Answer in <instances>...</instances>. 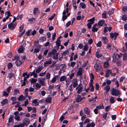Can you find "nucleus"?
Segmentation results:
<instances>
[{
    "label": "nucleus",
    "mask_w": 127,
    "mask_h": 127,
    "mask_svg": "<svg viewBox=\"0 0 127 127\" xmlns=\"http://www.w3.org/2000/svg\"><path fill=\"white\" fill-rule=\"evenodd\" d=\"M111 92L112 95L115 96H118L120 94V92L119 90L115 89L114 88L111 89Z\"/></svg>",
    "instance_id": "nucleus-1"
},
{
    "label": "nucleus",
    "mask_w": 127,
    "mask_h": 127,
    "mask_svg": "<svg viewBox=\"0 0 127 127\" xmlns=\"http://www.w3.org/2000/svg\"><path fill=\"white\" fill-rule=\"evenodd\" d=\"M100 61L99 60H97L96 63L94 65V68L96 71L99 72L100 70Z\"/></svg>",
    "instance_id": "nucleus-2"
},
{
    "label": "nucleus",
    "mask_w": 127,
    "mask_h": 127,
    "mask_svg": "<svg viewBox=\"0 0 127 127\" xmlns=\"http://www.w3.org/2000/svg\"><path fill=\"white\" fill-rule=\"evenodd\" d=\"M113 61L114 63H116L117 60H118L121 57L120 55L117 53H114L113 55Z\"/></svg>",
    "instance_id": "nucleus-3"
},
{
    "label": "nucleus",
    "mask_w": 127,
    "mask_h": 127,
    "mask_svg": "<svg viewBox=\"0 0 127 127\" xmlns=\"http://www.w3.org/2000/svg\"><path fill=\"white\" fill-rule=\"evenodd\" d=\"M110 37L112 39L115 40L117 38V36L119 35V34L116 32L114 33L111 32L110 33Z\"/></svg>",
    "instance_id": "nucleus-4"
},
{
    "label": "nucleus",
    "mask_w": 127,
    "mask_h": 127,
    "mask_svg": "<svg viewBox=\"0 0 127 127\" xmlns=\"http://www.w3.org/2000/svg\"><path fill=\"white\" fill-rule=\"evenodd\" d=\"M74 75V73H72L70 75L69 77L66 80V84L68 85L69 84V82L71 81V79H72Z\"/></svg>",
    "instance_id": "nucleus-5"
},
{
    "label": "nucleus",
    "mask_w": 127,
    "mask_h": 127,
    "mask_svg": "<svg viewBox=\"0 0 127 127\" xmlns=\"http://www.w3.org/2000/svg\"><path fill=\"white\" fill-rule=\"evenodd\" d=\"M45 79L44 77L42 78L38 81V82L42 86H45L46 85Z\"/></svg>",
    "instance_id": "nucleus-6"
},
{
    "label": "nucleus",
    "mask_w": 127,
    "mask_h": 127,
    "mask_svg": "<svg viewBox=\"0 0 127 127\" xmlns=\"http://www.w3.org/2000/svg\"><path fill=\"white\" fill-rule=\"evenodd\" d=\"M19 112L18 111H16L14 113V114L15 115L14 119L17 121L21 120L20 116L19 115Z\"/></svg>",
    "instance_id": "nucleus-7"
},
{
    "label": "nucleus",
    "mask_w": 127,
    "mask_h": 127,
    "mask_svg": "<svg viewBox=\"0 0 127 127\" xmlns=\"http://www.w3.org/2000/svg\"><path fill=\"white\" fill-rule=\"evenodd\" d=\"M85 98V97L83 96H82L80 95H78L77 97L76 98V100L77 102H79L81 101L82 100Z\"/></svg>",
    "instance_id": "nucleus-8"
},
{
    "label": "nucleus",
    "mask_w": 127,
    "mask_h": 127,
    "mask_svg": "<svg viewBox=\"0 0 127 127\" xmlns=\"http://www.w3.org/2000/svg\"><path fill=\"white\" fill-rule=\"evenodd\" d=\"M16 26V24L15 23H11L8 25V27L10 29L12 30L15 28Z\"/></svg>",
    "instance_id": "nucleus-9"
},
{
    "label": "nucleus",
    "mask_w": 127,
    "mask_h": 127,
    "mask_svg": "<svg viewBox=\"0 0 127 127\" xmlns=\"http://www.w3.org/2000/svg\"><path fill=\"white\" fill-rule=\"evenodd\" d=\"M73 86L74 88H75L78 85V82L76 78L73 79L72 81Z\"/></svg>",
    "instance_id": "nucleus-10"
},
{
    "label": "nucleus",
    "mask_w": 127,
    "mask_h": 127,
    "mask_svg": "<svg viewBox=\"0 0 127 127\" xmlns=\"http://www.w3.org/2000/svg\"><path fill=\"white\" fill-rule=\"evenodd\" d=\"M84 112L88 115H90V110L87 107L84 108L83 109Z\"/></svg>",
    "instance_id": "nucleus-11"
},
{
    "label": "nucleus",
    "mask_w": 127,
    "mask_h": 127,
    "mask_svg": "<svg viewBox=\"0 0 127 127\" xmlns=\"http://www.w3.org/2000/svg\"><path fill=\"white\" fill-rule=\"evenodd\" d=\"M83 69L82 68L80 67L78 68V70L77 73V75L81 76L82 75Z\"/></svg>",
    "instance_id": "nucleus-12"
},
{
    "label": "nucleus",
    "mask_w": 127,
    "mask_h": 127,
    "mask_svg": "<svg viewBox=\"0 0 127 127\" xmlns=\"http://www.w3.org/2000/svg\"><path fill=\"white\" fill-rule=\"evenodd\" d=\"M52 63V60L51 58H50L47 61L44 63V64L46 66H47L48 64H51Z\"/></svg>",
    "instance_id": "nucleus-13"
},
{
    "label": "nucleus",
    "mask_w": 127,
    "mask_h": 127,
    "mask_svg": "<svg viewBox=\"0 0 127 127\" xmlns=\"http://www.w3.org/2000/svg\"><path fill=\"white\" fill-rule=\"evenodd\" d=\"M11 99L12 101V104H14L18 102V101H16L17 98L15 97H12Z\"/></svg>",
    "instance_id": "nucleus-14"
},
{
    "label": "nucleus",
    "mask_w": 127,
    "mask_h": 127,
    "mask_svg": "<svg viewBox=\"0 0 127 127\" xmlns=\"http://www.w3.org/2000/svg\"><path fill=\"white\" fill-rule=\"evenodd\" d=\"M24 122L23 123H24L25 125L27 126L29 124L30 122V120L27 118H25L24 119Z\"/></svg>",
    "instance_id": "nucleus-15"
},
{
    "label": "nucleus",
    "mask_w": 127,
    "mask_h": 127,
    "mask_svg": "<svg viewBox=\"0 0 127 127\" xmlns=\"http://www.w3.org/2000/svg\"><path fill=\"white\" fill-rule=\"evenodd\" d=\"M102 39L104 44H107L108 42V38L105 36L102 37Z\"/></svg>",
    "instance_id": "nucleus-16"
},
{
    "label": "nucleus",
    "mask_w": 127,
    "mask_h": 127,
    "mask_svg": "<svg viewBox=\"0 0 127 127\" xmlns=\"http://www.w3.org/2000/svg\"><path fill=\"white\" fill-rule=\"evenodd\" d=\"M97 24H95L93 25L92 29V31L93 32H95L97 31L98 29L96 27V26H97Z\"/></svg>",
    "instance_id": "nucleus-17"
},
{
    "label": "nucleus",
    "mask_w": 127,
    "mask_h": 127,
    "mask_svg": "<svg viewBox=\"0 0 127 127\" xmlns=\"http://www.w3.org/2000/svg\"><path fill=\"white\" fill-rule=\"evenodd\" d=\"M17 99L19 101H23L25 100L26 98L23 95H21L17 98Z\"/></svg>",
    "instance_id": "nucleus-18"
},
{
    "label": "nucleus",
    "mask_w": 127,
    "mask_h": 127,
    "mask_svg": "<svg viewBox=\"0 0 127 127\" xmlns=\"http://www.w3.org/2000/svg\"><path fill=\"white\" fill-rule=\"evenodd\" d=\"M43 68V67L42 66H39L38 68L36 70V72L37 73H38L40 72Z\"/></svg>",
    "instance_id": "nucleus-19"
},
{
    "label": "nucleus",
    "mask_w": 127,
    "mask_h": 127,
    "mask_svg": "<svg viewBox=\"0 0 127 127\" xmlns=\"http://www.w3.org/2000/svg\"><path fill=\"white\" fill-rule=\"evenodd\" d=\"M90 83H93V81L94 79V76L93 74L91 73L90 74Z\"/></svg>",
    "instance_id": "nucleus-20"
},
{
    "label": "nucleus",
    "mask_w": 127,
    "mask_h": 127,
    "mask_svg": "<svg viewBox=\"0 0 127 127\" xmlns=\"http://www.w3.org/2000/svg\"><path fill=\"white\" fill-rule=\"evenodd\" d=\"M42 86L39 83H36L35 84V87L36 88L35 89L36 90H39Z\"/></svg>",
    "instance_id": "nucleus-21"
},
{
    "label": "nucleus",
    "mask_w": 127,
    "mask_h": 127,
    "mask_svg": "<svg viewBox=\"0 0 127 127\" xmlns=\"http://www.w3.org/2000/svg\"><path fill=\"white\" fill-rule=\"evenodd\" d=\"M93 83H90V91L92 92H93L94 91V86L93 85Z\"/></svg>",
    "instance_id": "nucleus-22"
},
{
    "label": "nucleus",
    "mask_w": 127,
    "mask_h": 127,
    "mask_svg": "<svg viewBox=\"0 0 127 127\" xmlns=\"http://www.w3.org/2000/svg\"><path fill=\"white\" fill-rule=\"evenodd\" d=\"M22 63L23 62H21L19 60H17L15 62V64H16V65L18 66H20Z\"/></svg>",
    "instance_id": "nucleus-23"
},
{
    "label": "nucleus",
    "mask_w": 127,
    "mask_h": 127,
    "mask_svg": "<svg viewBox=\"0 0 127 127\" xmlns=\"http://www.w3.org/2000/svg\"><path fill=\"white\" fill-rule=\"evenodd\" d=\"M51 74L49 72L47 73L45 77H44L45 79V80L46 79H48L49 80L50 79L51 77Z\"/></svg>",
    "instance_id": "nucleus-24"
},
{
    "label": "nucleus",
    "mask_w": 127,
    "mask_h": 127,
    "mask_svg": "<svg viewBox=\"0 0 127 127\" xmlns=\"http://www.w3.org/2000/svg\"><path fill=\"white\" fill-rule=\"evenodd\" d=\"M95 124L94 122H92L91 123H88L86 125V127H94L95 126Z\"/></svg>",
    "instance_id": "nucleus-25"
},
{
    "label": "nucleus",
    "mask_w": 127,
    "mask_h": 127,
    "mask_svg": "<svg viewBox=\"0 0 127 127\" xmlns=\"http://www.w3.org/2000/svg\"><path fill=\"white\" fill-rule=\"evenodd\" d=\"M32 104L34 106H37L38 105L39 103L38 102L37 99H34L32 101Z\"/></svg>",
    "instance_id": "nucleus-26"
},
{
    "label": "nucleus",
    "mask_w": 127,
    "mask_h": 127,
    "mask_svg": "<svg viewBox=\"0 0 127 127\" xmlns=\"http://www.w3.org/2000/svg\"><path fill=\"white\" fill-rule=\"evenodd\" d=\"M24 48L23 46L21 45L19 48L18 50V52L19 53H21L24 51Z\"/></svg>",
    "instance_id": "nucleus-27"
},
{
    "label": "nucleus",
    "mask_w": 127,
    "mask_h": 127,
    "mask_svg": "<svg viewBox=\"0 0 127 127\" xmlns=\"http://www.w3.org/2000/svg\"><path fill=\"white\" fill-rule=\"evenodd\" d=\"M8 103V100L6 99H5L3 100V101L1 102V103L2 105H4L7 104Z\"/></svg>",
    "instance_id": "nucleus-28"
},
{
    "label": "nucleus",
    "mask_w": 127,
    "mask_h": 127,
    "mask_svg": "<svg viewBox=\"0 0 127 127\" xmlns=\"http://www.w3.org/2000/svg\"><path fill=\"white\" fill-rule=\"evenodd\" d=\"M69 53V51L68 50H65L61 53L63 56H65L67 55Z\"/></svg>",
    "instance_id": "nucleus-29"
},
{
    "label": "nucleus",
    "mask_w": 127,
    "mask_h": 127,
    "mask_svg": "<svg viewBox=\"0 0 127 127\" xmlns=\"http://www.w3.org/2000/svg\"><path fill=\"white\" fill-rule=\"evenodd\" d=\"M111 73V70H107L106 72L105 76L107 77H108Z\"/></svg>",
    "instance_id": "nucleus-30"
},
{
    "label": "nucleus",
    "mask_w": 127,
    "mask_h": 127,
    "mask_svg": "<svg viewBox=\"0 0 127 127\" xmlns=\"http://www.w3.org/2000/svg\"><path fill=\"white\" fill-rule=\"evenodd\" d=\"M67 79L66 77L65 76H62L61 77L60 79V81L61 82L64 81L66 80Z\"/></svg>",
    "instance_id": "nucleus-31"
},
{
    "label": "nucleus",
    "mask_w": 127,
    "mask_h": 127,
    "mask_svg": "<svg viewBox=\"0 0 127 127\" xmlns=\"http://www.w3.org/2000/svg\"><path fill=\"white\" fill-rule=\"evenodd\" d=\"M48 1L49 0H44V3L43 6H45L49 5L50 3V2H48Z\"/></svg>",
    "instance_id": "nucleus-32"
},
{
    "label": "nucleus",
    "mask_w": 127,
    "mask_h": 127,
    "mask_svg": "<svg viewBox=\"0 0 127 127\" xmlns=\"http://www.w3.org/2000/svg\"><path fill=\"white\" fill-rule=\"evenodd\" d=\"M80 7L81 6L82 9H84L86 7V4L83 2H81L79 5Z\"/></svg>",
    "instance_id": "nucleus-33"
},
{
    "label": "nucleus",
    "mask_w": 127,
    "mask_h": 127,
    "mask_svg": "<svg viewBox=\"0 0 127 127\" xmlns=\"http://www.w3.org/2000/svg\"><path fill=\"white\" fill-rule=\"evenodd\" d=\"M95 56L96 57L100 58L103 56V55L101 54H99L98 51L96 52L95 53Z\"/></svg>",
    "instance_id": "nucleus-34"
},
{
    "label": "nucleus",
    "mask_w": 127,
    "mask_h": 127,
    "mask_svg": "<svg viewBox=\"0 0 127 127\" xmlns=\"http://www.w3.org/2000/svg\"><path fill=\"white\" fill-rule=\"evenodd\" d=\"M114 98V96H111V97L109 99L110 103L112 104L115 102Z\"/></svg>",
    "instance_id": "nucleus-35"
},
{
    "label": "nucleus",
    "mask_w": 127,
    "mask_h": 127,
    "mask_svg": "<svg viewBox=\"0 0 127 127\" xmlns=\"http://www.w3.org/2000/svg\"><path fill=\"white\" fill-rule=\"evenodd\" d=\"M13 116L12 115H11L9 118L8 122L9 123H11L13 120Z\"/></svg>",
    "instance_id": "nucleus-36"
},
{
    "label": "nucleus",
    "mask_w": 127,
    "mask_h": 127,
    "mask_svg": "<svg viewBox=\"0 0 127 127\" xmlns=\"http://www.w3.org/2000/svg\"><path fill=\"white\" fill-rule=\"evenodd\" d=\"M51 99L52 98L51 97H47L45 100V101L47 103H51Z\"/></svg>",
    "instance_id": "nucleus-37"
},
{
    "label": "nucleus",
    "mask_w": 127,
    "mask_h": 127,
    "mask_svg": "<svg viewBox=\"0 0 127 127\" xmlns=\"http://www.w3.org/2000/svg\"><path fill=\"white\" fill-rule=\"evenodd\" d=\"M104 23V21L103 20H101L99 21L98 25L99 26H102Z\"/></svg>",
    "instance_id": "nucleus-38"
},
{
    "label": "nucleus",
    "mask_w": 127,
    "mask_h": 127,
    "mask_svg": "<svg viewBox=\"0 0 127 127\" xmlns=\"http://www.w3.org/2000/svg\"><path fill=\"white\" fill-rule=\"evenodd\" d=\"M123 58L124 61L127 60V53H125L123 54Z\"/></svg>",
    "instance_id": "nucleus-39"
},
{
    "label": "nucleus",
    "mask_w": 127,
    "mask_h": 127,
    "mask_svg": "<svg viewBox=\"0 0 127 127\" xmlns=\"http://www.w3.org/2000/svg\"><path fill=\"white\" fill-rule=\"evenodd\" d=\"M84 18V16H83L82 17L80 15H78L76 18V19L78 20H82Z\"/></svg>",
    "instance_id": "nucleus-40"
},
{
    "label": "nucleus",
    "mask_w": 127,
    "mask_h": 127,
    "mask_svg": "<svg viewBox=\"0 0 127 127\" xmlns=\"http://www.w3.org/2000/svg\"><path fill=\"white\" fill-rule=\"evenodd\" d=\"M95 18L93 17L92 18H91L88 20V22H90V23L92 24H93L94 23V20Z\"/></svg>",
    "instance_id": "nucleus-41"
},
{
    "label": "nucleus",
    "mask_w": 127,
    "mask_h": 127,
    "mask_svg": "<svg viewBox=\"0 0 127 127\" xmlns=\"http://www.w3.org/2000/svg\"><path fill=\"white\" fill-rule=\"evenodd\" d=\"M69 9L67 8L65 9L64 10L63 13V15H66V13L68 12Z\"/></svg>",
    "instance_id": "nucleus-42"
},
{
    "label": "nucleus",
    "mask_w": 127,
    "mask_h": 127,
    "mask_svg": "<svg viewBox=\"0 0 127 127\" xmlns=\"http://www.w3.org/2000/svg\"><path fill=\"white\" fill-rule=\"evenodd\" d=\"M56 80V77L55 76L52 78V79L50 81V82L54 83L55 82Z\"/></svg>",
    "instance_id": "nucleus-43"
},
{
    "label": "nucleus",
    "mask_w": 127,
    "mask_h": 127,
    "mask_svg": "<svg viewBox=\"0 0 127 127\" xmlns=\"http://www.w3.org/2000/svg\"><path fill=\"white\" fill-rule=\"evenodd\" d=\"M110 86L109 85L106 86L104 88V89L106 92H108L110 90Z\"/></svg>",
    "instance_id": "nucleus-44"
},
{
    "label": "nucleus",
    "mask_w": 127,
    "mask_h": 127,
    "mask_svg": "<svg viewBox=\"0 0 127 127\" xmlns=\"http://www.w3.org/2000/svg\"><path fill=\"white\" fill-rule=\"evenodd\" d=\"M15 76V74L12 73H10L8 74V77L10 78L11 77H14Z\"/></svg>",
    "instance_id": "nucleus-45"
},
{
    "label": "nucleus",
    "mask_w": 127,
    "mask_h": 127,
    "mask_svg": "<svg viewBox=\"0 0 127 127\" xmlns=\"http://www.w3.org/2000/svg\"><path fill=\"white\" fill-rule=\"evenodd\" d=\"M38 8L37 7H35L34 8L33 11V13L35 15H36L37 14V11H38Z\"/></svg>",
    "instance_id": "nucleus-46"
},
{
    "label": "nucleus",
    "mask_w": 127,
    "mask_h": 127,
    "mask_svg": "<svg viewBox=\"0 0 127 127\" xmlns=\"http://www.w3.org/2000/svg\"><path fill=\"white\" fill-rule=\"evenodd\" d=\"M65 65L64 64H61L60 66V70H63L65 68Z\"/></svg>",
    "instance_id": "nucleus-47"
},
{
    "label": "nucleus",
    "mask_w": 127,
    "mask_h": 127,
    "mask_svg": "<svg viewBox=\"0 0 127 127\" xmlns=\"http://www.w3.org/2000/svg\"><path fill=\"white\" fill-rule=\"evenodd\" d=\"M14 95H16L17 93L19 94L20 93L18 89H15L14 91Z\"/></svg>",
    "instance_id": "nucleus-48"
},
{
    "label": "nucleus",
    "mask_w": 127,
    "mask_h": 127,
    "mask_svg": "<svg viewBox=\"0 0 127 127\" xmlns=\"http://www.w3.org/2000/svg\"><path fill=\"white\" fill-rule=\"evenodd\" d=\"M109 66L108 62H105L104 63V66L105 68H106Z\"/></svg>",
    "instance_id": "nucleus-49"
},
{
    "label": "nucleus",
    "mask_w": 127,
    "mask_h": 127,
    "mask_svg": "<svg viewBox=\"0 0 127 127\" xmlns=\"http://www.w3.org/2000/svg\"><path fill=\"white\" fill-rule=\"evenodd\" d=\"M106 12L104 11L102 14V17L103 18H106Z\"/></svg>",
    "instance_id": "nucleus-50"
},
{
    "label": "nucleus",
    "mask_w": 127,
    "mask_h": 127,
    "mask_svg": "<svg viewBox=\"0 0 127 127\" xmlns=\"http://www.w3.org/2000/svg\"><path fill=\"white\" fill-rule=\"evenodd\" d=\"M83 89L82 87H79L78 90L77 91V93H80L82 91Z\"/></svg>",
    "instance_id": "nucleus-51"
},
{
    "label": "nucleus",
    "mask_w": 127,
    "mask_h": 127,
    "mask_svg": "<svg viewBox=\"0 0 127 127\" xmlns=\"http://www.w3.org/2000/svg\"><path fill=\"white\" fill-rule=\"evenodd\" d=\"M29 104V102H28V99H27L24 102V104H22V105L23 106H26L27 105Z\"/></svg>",
    "instance_id": "nucleus-52"
},
{
    "label": "nucleus",
    "mask_w": 127,
    "mask_h": 127,
    "mask_svg": "<svg viewBox=\"0 0 127 127\" xmlns=\"http://www.w3.org/2000/svg\"><path fill=\"white\" fill-rule=\"evenodd\" d=\"M98 109H103L104 108V106L103 105H99L98 106H97L96 107Z\"/></svg>",
    "instance_id": "nucleus-53"
},
{
    "label": "nucleus",
    "mask_w": 127,
    "mask_h": 127,
    "mask_svg": "<svg viewBox=\"0 0 127 127\" xmlns=\"http://www.w3.org/2000/svg\"><path fill=\"white\" fill-rule=\"evenodd\" d=\"M55 15L56 14L55 13L54 14L52 15L48 18V20H52L55 17Z\"/></svg>",
    "instance_id": "nucleus-54"
},
{
    "label": "nucleus",
    "mask_w": 127,
    "mask_h": 127,
    "mask_svg": "<svg viewBox=\"0 0 127 127\" xmlns=\"http://www.w3.org/2000/svg\"><path fill=\"white\" fill-rule=\"evenodd\" d=\"M111 108V107L109 106H107L105 108V110L106 112H107L109 111L110 109Z\"/></svg>",
    "instance_id": "nucleus-55"
},
{
    "label": "nucleus",
    "mask_w": 127,
    "mask_h": 127,
    "mask_svg": "<svg viewBox=\"0 0 127 127\" xmlns=\"http://www.w3.org/2000/svg\"><path fill=\"white\" fill-rule=\"evenodd\" d=\"M111 45L110 43H108L107 44L106 46L107 49H108L109 50H110L111 49Z\"/></svg>",
    "instance_id": "nucleus-56"
},
{
    "label": "nucleus",
    "mask_w": 127,
    "mask_h": 127,
    "mask_svg": "<svg viewBox=\"0 0 127 127\" xmlns=\"http://www.w3.org/2000/svg\"><path fill=\"white\" fill-rule=\"evenodd\" d=\"M76 63L75 62H73L71 63L70 64V66H71L72 67H73L75 65Z\"/></svg>",
    "instance_id": "nucleus-57"
},
{
    "label": "nucleus",
    "mask_w": 127,
    "mask_h": 127,
    "mask_svg": "<svg viewBox=\"0 0 127 127\" xmlns=\"http://www.w3.org/2000/svg\"><path fill=\"white\" fill-rule=\"evenodd\" d=\"M46 70L44 72H42L40 73L39 74V76H44L46 74Z\"/></svg>",
    "instance_id": "nucleus-58"
},
{
    "label": "nucleus",
    "mask_w": 127,
    "mask_h": 127,
    "mask_svg": "<svg viewBox=\"0 0 127 127\" xmlns=\"http://www.w3.org/2000/svg\"><path fill=\"white\" fill-rule=\"evenodd\" d=\"M8 68V69L11 68L13 66V65L11 63H9L7 65Z\"/></svg>",
    "instance_id": "nucleus-59"
},
{
    "label": "nucleus",
    "mask_w": 127,
    "mask_h": 127,
    "mask_svg": "<svg viewBox=\"0 0 127 127\" xmlns=\"http://www.w3.org/2000/svg\"><path fill=\"white\" fill-rule=\"evenodd\" d=\"M31 31V30H30L27 31L26 32L25 35H27L28 36L29 35H30V32Z\"/></svg>",
    "instance_id": "nucleus-60"
},
{
    "label": "nucleus",
    "mask_w": 127,
    "mask_h": 127,
    "mask_svg": "<svg viewBox=\"0 0 127 127\" xmlns=\"http://www.w3.org/2000/svg\"><path fill=\"white\" fill-rule=\"evenodd\" d=\"M37 81V79L32 78L30 82L32 83L36 82Z\"/></svg>",
    "instance_id": "nucleus-61"
},
{
    "label": "nucleus",
    "mask_w": 127,
    "mask_h": 127,
    "mask_svg": "<svg viewBox=\"0 0 127 127\" xmlns=\"http://www.w3.org/2000/svg\"><path fill=\"white\" fill-rule=\"evenodd\" d=\"M67 16L66 15H63L62 16V19L64 21L67 18Z\"/></svg>",
    "instance_id": "nucleus-62"
},
{
    "label": "nucleus",
    "mask_w": 127,
    "mask_h": 127,
    "mask_svg": "<svg viewBox=\"0 0 127 127\" xmlns=\"http://www.w3.org/2000/svg\"><path fill=\"white\" fill-rule=\"evenodd\" d=\"M24 26V25L23 24L22 25L19 27V28H20L19 30V31L20 32H21L23 30V29Z\"/></svg>",
    "instance_id": "nucleus-63"
},
{
    "label": "nucleus",
    "mask_w": 127,
    "mask_h": 127,
    "mask_svg": "<svg viewBox=\"0 0 127 127\" xmlns=\"http://www.w3.org/2000/svg\"><path fill=\"white\" fill-rule=\"evenodd\" d=\"M123 19L124 21H126L127 19V17L126 15H124L123 16Z\"/></svg>",
    "instance_id": "nucleus-64"
}]
</instances>
